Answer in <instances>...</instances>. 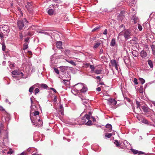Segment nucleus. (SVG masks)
Masks as SVG:
<instances>
[{
	"instance_id": "nucleus-1",
	"label": "nucleus",
	"mask_w": 155,
	"mask_h": 155,
	"mask_svg": "<svg viewBox=\"0 0 155 155\" xmlns=\"http://www.w3.org/2000/svg\"><path fill=\"white\" fill-rule=\"evenodd\" d=\"M4 127L1 124L0 127V153L2 155H11L12 150L7 146L8 143V132L4 130Z\"/></svg>"
},
{
	"instance_id": "nucleus-2",
	"label": "nucleus",
	"mask_w": 155,
	"mask_h": 155,
	"mask_svg": "<svg viewBox=\"0 0 155 155\" xmlns=\"http://www.w3.org/2000/svg\"><path fill=\"white\" fill-rule=\"evenodd\" d=\"M33 110V109L32 110H31V111L30 113V118L32 123H33V125H35L38 122V123L36 125V126H40L43 125V122L41 121L40 119V117L39 116V112L38 111H35L34 113V117H33V119L31 117V114H32V113H31V111Z\"/></svg>"
},
{
	"instance_id": "nucleus-3",
	"label": "nucleus",
	"mask_w": 155,
	"mask_h": 155,
	"mask_svg": "<svg viewBox=\"0 0 155 155\" xmlns=\"http://www.w3.org/2000/svg\"><path fill=\"white\" fill-rule=\"evenodd\" d=\"M85 124L86 125H91L92 124V121L90 120V115H84L81 119V122H78V123L72 124L74 125L75 124H79L80 125H82Z\"/></svg>"
},
{
	"instance_id": "nucleus-4",
	"label": "nucleus",
	"mask_w": 155,
	"mask_h": 155,
	"mask_svg": "<svg viewBox=\"0 0 155 155\" xmlns=\"http://www.w3.org/2000/svg\"><path fill=\"white\" fill-rule=\"evenodd\" d=\"M28 21H27L25 18H24L22 20L18 21L17 25L18 28L20 30L23 29L24 25H25L26 23H28Z\"/></svg>"
},
{
	"instance_id": "nucleus-5",
	"label": "nucleus",
	"mask_w": 155,
	"mask_h": 155,
	"mask_svg": "<svg viewBox=\"0 0 155 155\" xmlns=\"http://www.w3.org/2000/svg\"><path fill=\"white\" fill-rule=\"evenodd\" d=\"M123 35L125 39L127 40L130 38L131 35L132 34L130 31L128 30H125L124 31H122V32H120L119 34V35Z\"/></svg>"
},
{
	"instance_id": "nucleus-6",
	"label": "nucleus",
	"mask_w": 155,
	"mask_h": 155,
	"mask_svg": "<svg viewBox=\"0 0 155 155\" xmlns=\"http://www.w3.org/2000/svg\"><path fill=\"white\" fill-rule=\"evenodd\" d=\"M0 30L1 31L5 34L6 36H8V34L9 32V29L8 27L6 25H3L2 27H0Z\"/></svg>"
},
{
	"instance_id": "nucleus-7",
	"label": "nucleus",
	"mask_w": 155,
	"mask_h": 155,
	"mask_svg": "<svg viewBox=\"0 0 155 155\" xmlns=\"http://www.w3.org/2000/svg\"><path fill=\"white\" fill-rule=\"evenodd\" d=\"M83 84H84L82 83H80L75 85L74 87L75 90L78 92H80V91L82 88Z\"/></svg>"
},
{
	"instance_id": "nucleus-8",
	"label": "nucleus",
	"mask_w": 155,
	"mask_h": 155,
	"mask_svg": "<svg viewBox=\"0 0 155 155\" xmlns=\"http://www.w3.org/2000/svg\"><path fill=\"white\" fill-rule=\"evenodd\" d=\"M87 90V86L84 84L82 88L80 91V92L81 93H84L86 92Z\"/></svg>"
},
{
	"instance_id": "nucleus-9",
	"label": "nucleus",
	"mask_w": 155,
	"mask_h": 155,
	"mask_svg": "<svg viewBox=\"0 0 155 155\" xmlns=\"http://www.w3.org/2000/svg\"><path fill=\"white\" fill-rule=\"evenodd\" d=\"M71 80V78L70 77H68V78L66 79H64L63 80L62 82L65 85H68L70 84V80Z\"/></svg>"
},
{
	"instance_id": "nucleus-10",
	"label": "nucleus",
	"mask_w": 155,
	"mask_h": 155,
	"mask_svg": "<svg viewBox=\"0 0 155 155\" xmlns=\"http://www.w3.org/2000/svg\"><path fill=\"white\" fill-rule=\"evenodd\" d=\"M51 62L52 64H56L58 62V60L54 55H52L51 58Z\"/></svg>"
},
{
	"instance_id": "nucleus-11",
	"label": "nucleus",
	"mask_w": 155,
	"mask_h": 155,
	"mask_svg": "<svg viewBox=\"0 0 155 155\" xmlns=\"http://www.w3.org/2000/svg\"><path fill=\"white\" fill-rule=\"evenodd\" d=\"M131 150L134 154H138L139 155H140L141 154H143L144 153L143 152L140 151H139L136 150L131 149Z\"/></svg>"
},
{
	"instance_id": "nucleus-12",
	"label": "nucleus",
	"mask_w": 155,
	"mask_h": 155,
	"mask_svg": "<svg viewBox=\"0 0 155 155\" xmlns=\"http://www.w3.org/2000/svg\"><path fill=\"white\" fill-rule=\"evenodd\" d=\"M106 131L108 132H110L112 130V126L111 124H107L106 125Z\"/></svg>"
},
{
	"instance_id": "nucleus-13",
	"label": "nucleus",
	"mask_w": 155,
	"mask_h": 155,
	"mask_svg": "<svg viewBox=\"0 0 155 155\" xmlns=\"http://www.w3.org/2000/svg\"><path fill=\"white\" fill-rule=\"evenodd\" d=\"M25 6L28 10L29 11H31V9L32 8V4L31 2H28Z\"/></svg>"
},
{
	"instance_id": "nucleus-14",
	"label": "nucleus",
	"mask_w": 155,
	"mask_h": 155,
	"mask_svg": "<svg viewBox=\"0 0 155 155\" xmlns=\"http://www.w3.org/2000/svg\"><path fill=\"white\" fill-rule=\"evenodd\" d=\"M140 55L142 58H145L147 56V54L146 51L143 50L140 53Z\"/></svg>"
},
{
	"instance_id": "nucleus-15",
	"label": "nucleus",
	"mask_w": 155,
	"mask_h": 155,
	"mask_svg": "<svg viewBox=\"0 0 155 155\" xmlns=\"http://www.w3.org/2000/svg\"><path fill=\"white\" fill-rule=\"evenodd\" d=\"M48 13L50 15H51L54 14V10L52 9H49L48 8Z\"/></svg>"
},
{
	"instance_id": "nucleus-16",
	"label": "nucleus",
	"mask_w": 155,
	"mask_h": 155,
	"mask_svg": "<svg viewBox=\"0 0 155 155\" xmlns=\"http://www.w3.org/2000/svg\"><path fill=\"white\" fill-rule=\"evenodd\" d=\"M56 45L58 48H62V42L61 41L57 42L56 43Z\"/></svg>"
},
{
	"instance_id": "nucleus-17",
	"label": "nucleus",
	"mask_w": 155,
	"mask_h": 155,
	"mask_svg": "<svg viewBox=\"0 0 155 155\" xmlns=\"http://www.w3.org/2000/svg\"><path fill=\"white\" fill-rule=\"evenodd\" d=\"M59 112L62 115H63L64 114L63 107L61 104H60V105Z\"/></svg>"
},
{
	"instance_id": "nucleus-18",
	"label": "nucleus",
	"mask_w": 155,
	"mask_h": 155,
	"mask_svg": "<svg viewBox=\"0 0 155 155\" xmlns=\"http://www.w3.org/2000/svg\"><path fill=\"white\" fill-rule=\"evenodd\" d=\"M68 68V67L65 66H62L60 67L61 71L63 72H64L65 71H66Z\"/></svg>"
},
{
	"instance_id": "nucleus-19",
	"label": "nucleus",
	"mask_w": 155,
	"mask_h": 155,
	"mask_svg": "<svg viewBox=\"0 0 155 155\" xmlns=\"http://www.w3.org/2000/svg\"><path fill=\"white\" fill-rule=\"evenodd\" d=\"M40 87L41 88H43L44 89H47L48 88V86L47 85L45 84H40L39 85Z\"/></svg>"
},
{
	"instance_id": "nucleus-20",
	"label": "nucleus",
	"mask_w": 155,
	"mask_h": 155,
	"mask_svg": "<svg viewBox=\"0 0 155 155\" xmlns=\"http://www.w3.org/2000/svg\"><path fill=\"white\" fill-rule=\"evenodd\" d=\"M116 43L115 40L114 38H113L110 42V45L111 46H114Z\"/></svg>"
},
{
	"instance_id": "nucleus-21",
	"label": "nucleus",
	"mask_w": 155,
	"mask_h": 155,
	"mask_svg": "<svg viewBox=\"0 0 155 155\" xmlns=\"http://www.w3.org/2000/svg\"><path fill=\"white\" fill-rule=\"evenodd\" d=\"M36 87L35 85H34L31 87L29 90V92L31 93H32L33 92V90L34 88Z\"/></svg>"
},
{
	"instance_id": "nucleus-22",
	"label": "nucleus",
	"mask_w": 155,
	"mask_h": 155,
	"mask_svg": "<svg viewBox=\"0 0 155 155\" xmlns=\"http://www.w3.org/2000/svg\"><path fill=\"white\" fill-rule=\"evenodd\" d=\"M115 133H112L108 134H106L105 135V137L108 138H110L112 136L114 135Z\"/></svg>"
},
{
	"instance_id": "nucleus-23",
	"label": "nucleus",
	"mask_w": 155,
	"mask_h": 155,
	"mask_svg": "<svg viewBox=\"0 0 155 155\" xmlns=\"http://www.w3.org/2000/svg\"><path fill=\"white\" fill-rule=\"evenodd\" d=\"M148 64L151 68H152L153 67V62L151 60H148Z\"/></svg>"
},
{
	"instance_id": "nucleus-24",
	"label": "nucleus",
	"mask_w": 155,
	"mask_h": 155,
	"mask_svg": "<svg viewBox=\"0 0 155 155\" xmlns=\"http://www.w3.org/2000/svg\"><path fill=\"white\" fill-rule=\"evenodd\" d=\"M136 117L140 121L141 120L142 118V116L138 114L136 115Z\"/></svg>"
},
{
	"instance_id": "nucleus-25",
	"label": "nucleus",
	"mask_w": 155,
	"mask_h": 155,
	"mask_svg": "<svg viewBox=\"0 0 155 155\" xmlns=\"http://www.w3.org/2000/svg\"><path fill=\"white\" fill-rule=\"evenodd\" d=\"M28 48V43L27 42H25L23 45V49L24 50Z\"/></svg>"
},
{
	"instance_id": "nucleus-26",
	"label": "nucleus",
	"mask_w": 155,
	"mask_h": 155,
	"mask_svg": "<svg viewBox=\"0 0 155 155\" xmlns=\"http://www.w3.org/2000/svg\"><path fill=\"white\" fill-rule=\"evenodd\" d=\"M140 122H142V123H145V124H148V121L143 118H142V120H141L140 121Z\"/></svg>"
},
{
	"instance_id": "nucleus-27",
	"label": "nucleus",
	"mask_w": 155,
	"mask_h": 155,
	"mask_svg": "<svg viewBox=\"0 0 155 155\" xmlns=\"http://www.w3.org/2000/svg\"><path fill=\"white\" fill-rule=\"evenodd\" d=\"M101 45V43L97 42L94 44V46L93 47L94 48H97L98 46Z\"/></svg>"
},
{
	"instance_id": "nucleus-28",
	"label": "nucleus",
	"mask_w": 155,
	"mask_h": 155,
	"mask_svg": "<svg viewBox=\"0 0 155 155\" xmlns=\"http://www.w3.org/2000/svg\"><path fill=\"white\" fill-rule=\"evenodd\" d=\"M12 74L13 75H19V72L17 71V70H15L12 72Z\"/></svg>"
},
{
	"instance_id": "nucleus-29",
	"label": "nucleus",
	"mask_w": 155,
	"mask_h": 155,
	"mask_svg": "<svg viewBox=\"0 0 155 155\" xmlns=\"http://www.w3.org/2000/svg\"><path fill=\"white\" fill-rule=\"evenodd\" d=\"M34 99V97L33 96H32L30 98V100L31 101V110H32V106H33V105H32V104L33 103V99Z\"/></svg>"
},
{
	"instance_id": "nucleus-30",
	"label": "nucleus",
	"mask_w": 155,
	"mask_h": 155,
	"mask_svg": "<svg viewBox=\"0 0 155 155\" xmlns=\"http://www.w3.org/2000/svg\"><path fill=\"white\" fill-rule=\"evenodd\" d=\"M139 80L140 82L142 84H143L145 82V80L142 78H140Z\"/></svg>"
},
{
	"instance_id": "nucleus-31",
	"label": "nucleus",
	"mask_w": 155,
	"mask_h": 155,
	"mask_svg": "<svg viewBox=\"0 0 155 155\" xmlns=\"http://www.w3.org/2000/svg\"><path fill=\"white\" fill-rule=\"evenodd\" d=\"M90 68L91 69V72H93L95 69L94 67L92 65H90Z\"/></svg>"
},
{
	"instance_id": "nucleus-32",
	"label": "nucleus",
	"mask_w": 155,
	"mask_h": 155,
	"mask_svg": "<svg viewBox=\"0 0 155 155\" xmlns=\"http://www.w3.org/2000/svg\"><path fill=\"white\" fill-rule=\"evenodd\" d=\"M114 99H109L107 101H108V104H112L113 103V100H114Z\"/></svg>"
},
{
	"instance_id": "nucleus-33",
	"label": "nucleus",
	"mask_w": 155,
	"mask_h": 155,
	"mask_svg": "<svg viewBox=\"0 0 155 155\" xmlns=\"http://www.w3.org/2000/svg\"><path fill=\"white\" fill-rule=\"evenodd\" d=\"M114 143V144L117 147L119 146L120 145V144H119L118 141L117 140H115Z\"/></svg>"
},
{
	"instance_id": "nucleus-34",
	"label": "nucleus",
	"mask_w": 155,
	"mask_h": 155,
	"mask_svg": "<svg viewBox=\"0 0 155 155\" xmlns=\"http://www.w3.org/2000/svg\"><path fill=\"white\" fill-rule=\"evenodd\" d=\"M143 87L142 86H141L140 87V88L138 90L139 91L140 93H142L143 92Z\"/></svg>"
},
{
	"instance_id": "nucleus-35",
	"label": "nucleus",
	"mask_w": 155,
	"mask_h": 155,
	"mask_svg": "<svg viewBox=\"0 0 155 155\" xmlns=\"http://www.w3.org/2000/svg\"><path fill=\"white\" fill-rule=\"evenodd\" d=\"M120 29H121L122 31H123V30H124L125 29V26L124 25H121L120 26Z\"/></svg>"
},
{
	"instance_id": "nucleus-36",
	"label": "nucleus",
	"mask_w": 155,
	"mask_h": 155,
	"mask_svg": "<svg viewBox=\"0 0 155 155\" xmlns=\"http://www.w3.org/2000/svg\"><path fill=\"white\" fill-rule=\"evenodd\" d=\"M111 63L112 66L115 65V64H117V63L116 61L115 60H112L111 61Z\"/></svg>"
},
{
	"instance_id": "nucleus-37",
	"label": "nucleus",
	"mask_w": 155,
	"mask_h": 155,
	"mask_svg": "<svg viewBox=\"0 0 155 155\" xmlns=\"http://www.w3.org/2000/svg\"><path fill=\"white\" fill-rule=\"evenodd\" d=\"M101 70H96L95 71V73L97 74H99L101 73Z\"/></svg>"
},
{
	"instance_id": "nucleus-38",
	"label": "nucleus",
	"mask_w": 155,
	"mask_h": 155,
	"mask_svg": "<svg viewBox=\"0 0 155 155\" xmlns=\"http://www.w3.org/2000/svg\"><path fill=\"white\" fill-rule=\"evenodd\" d=\"M135 0H132V1H130L129 2V5L131 6H132L134 5Z\"/></svg>"
},
{
	"instance_id": "nucleus-39",
	"label": "nucleus",
	"mask_w": 155,
	"mask_h": 155,
	"mask_svg": "<svg viewBox=\"0 0 155 155\" xmlns=\"http://www.w3.org/2000/svg\"><path fill=\"white\" fill-rule=\"evenodd\" d=\"M100 28V26H97L95 28H94L92 31H94L97 30L98 29Z\"/></svg>"
},
{
	"instance_id": "nucleus-40",
	"label": "nucleus",
	"mask_w": 155,
	"mask_h": 155,
	"mask_svg": "<svg viewBox=\"0 0 155 155\" xmlns=\"http://www.w3.org/2000/svg\"><path fill=\"white\" fill-rule=\"evenodd\" d=\"M39 91V90L38 88H36L35 90V95L38 93Z\"/></svg>"
},
{
	"instance_id": "nucleus-41",
	"label": "nucleus",
	"mask_w": 155,
	"mask_h": 155,
	"mask_svg": "<svg viewBox=\"0 0 155 155\" xmlns=\"http://www.w3.org/2000/svg\"><path fill=\"white\" fill-rule=\"evenodd\" d=\"M5 35V34L3 33H2V32L0 34V38H1L2 39L4 37H6V35Z\"/></svg>"
},
{
	"instance_id": "nucleus-42",
	"label": "nucleus",
	"mask_w": 155,
	"mask_h": 155,
	"mask_svg": "<svg viewBox=\"0 0 155 155\" xmlns=\"http://www.w3.org/2000/svg\"><path fill=\"white\" fill-rule=\"evenodd\" d=\"M138 28L140 31H141L142 29V27L140 24L138 25Z\"/></svg>"
},
{
	"instance_id": "nucleus-43",
	"label": "nucleus",
	"mask_w": 155,
	"mask_h": 155,
	"mask_svg": "<svg viewBox=\"0 0 155 155\" xmlns=\"http://www.w3.org/2000/svg\"><path fill=\"white\" fill-rule=\"evenodd\" d=\"M54 72L57 74H58L59 73V72L58 69L56 68H54Z\"/></svg>"
},
{
	"instance_id": "nucleus-44",
	"label": "nucleus",
	"mask_w": 155,
	"mask_h": 155,
	"mask_svg": "<svg viewBox=\"0 0 155 155\" xmlns=\"http://www.w3.org/2000/svg\"><path fill=\"white\" fill-rule=\"evenodd\" d=\"M134 82L136 84H138L137 82V79L135 78L134 79Z\"/></svg>"
},
{
	"instance_id": "nucleus-45",
	"label": "nucleus",
	"mask_w": 155,
	"mask_h": 155,
	"mask_svg": "<svg viewBox=\"0 0 155 155\" xmlns=\"http://www.w3.org/2000/svg\"><path fill=\"white\" fill-rule=\"evenodd\" d=\"M67 61L72 65H74L75 64V63L73 61Z\"/></svg>"
},
{
	"instance_id": "nucleus-46",
	"label": "nucleus",
	"mask_w": 155,
	"mask_h": 155,
	"mask_svg": "<svg viewBox=\"0 0 155 155\" xmlns=\"http://www.w3.org/2000/svg\"><path fill=\"white\" fill-rule=\"evenodd\" d=\"M113 103L112 104H113L114 105H115L117 103V101L115 100V99H114V100H113Z\"/></svg>"
},
{
	"instance_id": "nucleus-47",
	"label": "nucleus",
	"mask_w": 155,
	"mask_h": 155,
	"mask_svg": "<svg viewBox=\"0 0 155 155\" xmlns=\"http://www.w3.org/2000/svg\"><path fill=\"white\" fill-rule=\"evenodd\" d=\"M41 33H43L45 35H50L47 32H45V31L41 32Z\"/></svg>"
},
{
	"instance_id": "nucleus-48",
	"label": "nucleus",
	"mask_w": 155,
	"mask_h": 155,
	"mask_svg": "<svg viewBox=\"0 0 155 155\" xmlns=\"http://www.w3.org/2000/svg\"><path fill=\"white\" fill-rule=\"evenodd\" d=\"M50 89H51V90H52L54 91V92L55 93H56L57 92L56 90L54 88L51 87V88H50Z\"/></svg>"
},
{
	"instance_id": "nucleus-49",
	"label": "nucleus",
	"mask_w": 155,
	"mask_h": 155,
	"mask_svg": "<svg viewBox=\"0 0 155 155\" xmlns=\"http://www.w3.org/2000/svg\"><path fill=\"white\" fill-rule=\"evenodd\" d=\"M107 33V29H106L104 30L103 32V34L105 35H106Z\"/></svg>"
},
{
	"instance_id": "nucleus-50",
	"label": "nucleus",
	"mask_w": 155,
	"mask_h": 155,
	"mask_svg": "<svg viewBox=\"0 0 155 155\" xmlns=\"http://www.w3.org/2000/svg\"><path fill=\"white\" fill-rule=\"evenodd\" d=\"M20 37L21 39H22L23 38V35L21 33H20Z\"/></svg>"
},
{
	"instance_id": "nucleus-51",
	"label": "nucleus",
	"mask_w": 155,
	"mask_h": 155,
	"mask_svg": "<svg viewBox=\"0 0 155 155\" xmlns=\"http://www.w3.org/2000/svg\"><path fill=\"white\" fill-rule=\"evenodd\" d=\"M5 110L2 107L0 106V110L1 111H4Z\"/></svg>"
},
{
	"instance_id": "nucleus-52",
	"label": "nucleus",
	"mask_w": 155,
	"mask_h": 155,
	"mask_svg": "<svg viewBox=\"0 0 155 155\" xmlns=\"http://www.w3.org/2000/svg\"><path fill=\"white\" fill-rule=\"evenodd\" d=\"M91 111H90L88 113V114H86L85 115H86V116H87V115H90V116H91Z\"/></svg>"
},
{
	"instance_id": "nucleus-53",
	"label": "nucleus",
	"mask_w": 155,
	"mask_h": 155,
	"mask_svg": "<svg viewBox=\"0 0 155 155\" xmlns=\"http://www.w3.org/2000/svg\"><path fill=\"white\" fill-rule=\"evenodd\" d=\"M113 66H114L115 67L116 69L118 70V65L117 64H115V65H114Z\"/></svg>"
},
{
	"instance_id": "nucleus-54",
	"label": "nucleus",
	"mask_w": 155,
	"mask_h": 155,
	"mask_svg": "<svg viewBox=\"0 0 155 155\" xmlns=\"http://www.w3.org/2000/svg\"><path fill=\"white\" fill-rule=\"evenodd\" d=\"M153 51V54L155 55V49L152 48V47H151Z\"/></svg>"
},
{
	"instance_id": "nucleus-55",
	"label": "nucleus",
	"mask_w": 155,
	"mask_h": 155,
	"mask_svg": "<svg viewBox=\"0 0 155 155\" xmlns=\"http://www.w3.org/2000/svg\"><path fill=\"white\" fill-rule=\"evenodd\" d=\"M33 34L32 32H28V35H29V36H31L33 35Z\"/></svg>"
},
{
	"instance_id": "nucleus-56",
	"label": "nucleus",
	"mask_w": 155,
	"mask_h": 155,
	"mask_svg": "<svg viewBox=\"0 0 155 155\" xmlns=\"http://www.w3.org/2000/svg\"><path fill=\"white\" fill-rule=\"evenodd\" d=\"M5 49V46L3 45H2V49L3 51H4Z\"/></svg>"
},
{
	"instance_id": "nucleus-57",
	"label": "nucleus",
	"mask_w": 155,
	"mask_h": 155,
	"mask_svg": "<svg viewBox=\"0 0 155 155\" xmlns=\"http://www.w3.org/2000/svg\"><path fill=\"white\" fill-rule=\"evenodd\" d=\"M96 90L97 91L99 92L101 91V88L100 87H98L96 89Z\"/></svg>"
},
{
	"instance_id": "nucleus-58",
	"label": "nucleus",
	"mask_w": 155,
	"mask_h": 155,
	"mask_svg": "<svg viewBox=\"0 0 155 155\" xmlns=\"http://www.w3.org/2000/svg\"><path fill=\"white\" fill-rule=\"evenodd\" d=\"M29 39V38H26L25 39V42L28 43V41Z\"/></svg>"
},
{
	"instance_id": "nucleus-59",
	"label": "nucleus",
	"mask_w": 155,
	"mask_h": 155,
	"mask_svg": "<svg viewBox=\"0 0 155 155\" xmlns=\"http://www.w3.org/2000/svg\"><path fill=\"white\" fill-rule=\"evenodd\" d=\"M103 49H102V48H101L100 49V54H101L102 53H103Z\"/></svg>"
},
{
	"instance_id": "nucleus-60",
	"label": "nucleus",
	"mask_w": 155,
	"mask_h": 155,
	"mask_svg": "<svg viewBox=\"0 0 155 155\" xmlns=\"http://www.w3.org/2000/svg\"><path fill=\"white\" fill-rule=\"evenodd\" d=\"M88 101L86 100H83V102L85 103H87Z\"/></svg>"
},
{
	"instance_id": "nucleus-61",
	"label": "nucleus",
	"mask_w": 155,
	"mask_h": 155,
	"mask_svg": "<svg viewBox=\"0 0 155 155\" xmlns=\"http://www.w3.org/2000/svg\"><path fill=\"white\" fill-rule=\"evenodd\" d=\"M19 155H26L25 153V152H23L20 154Z\"/></svg>"
},
{
	"instance_id": "nucleus-62",
	"label": "nucleus",
	"mask_w": 155,
	"mask_h": 155,
	"mask_svg": "<svg viewBox=\"0 0 155 155\" xmlns=\"http://www.w3.org/2000/svg\"><path fill=\"white\" fill-rule=\"evenodd\" d=\"M18 10L20 12V13H21V14L22 15H23V13H22V12L21 9H20L19 8H18Z\"/></svg>"
},
{
	"instance_id": "nucleus-63",
	"label": "nucleus",
	"mask_w": 155,
	"mask_h": 155,
	"mask_svg": "<svg viewBox=\"0 0 155 155\" xmlns=\"http://www.w3.org/2000/svg\"><path fill=\"white\" fill-rule=\"evenodd\" d=\"M57 101V98H56V97L55 96L54 98V99L53 100V101L54 102H55Z\"/></svg>"
},
{
	"instance_id": "nucleus-64",
	"label": "nucleus",
	"mask_w": 155,
	"mask_h": 155,
	"mask_svg": "<svg viewBox=\"0 0 155 155\" xmlns=\"http://www.w3.org/2000/svg\"><path fill=\"white\" fill-rule=\"evenodd\" d=\"M96 78L97 79L101 80V77L100 76H97L96 77Z\"/></svg>"
}]
</instances>
